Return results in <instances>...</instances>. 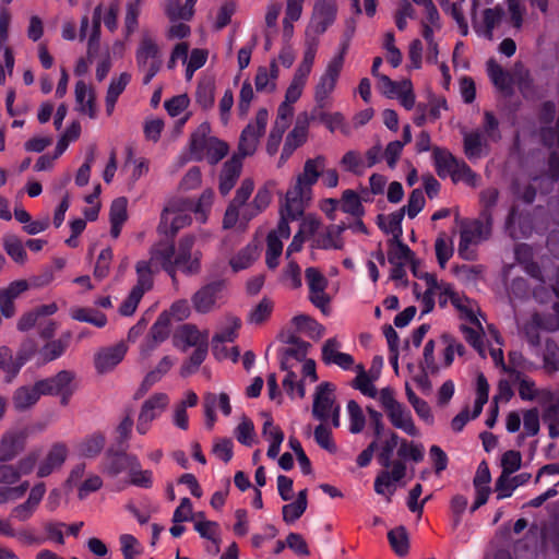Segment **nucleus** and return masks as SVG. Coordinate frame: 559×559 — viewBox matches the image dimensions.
<instances>
[{"instance_id": "cd10ccee", "label": "nucleus", "mask_w": 559, "mask_h": 559, "mask_svg": "<svg viewBox=\"0 0 559 559\" xmlns=\"http://www.w3.org/2000/svg\"><path fill=\"white\" fill-rule=\"evenodd\" d=\"M186 9L187 4L181 0H166L165 13L174 23L169 35H188L190 33V27L183 21H189L193 16L194 9H191L190 13H187Z\"/></svg>"}, {"instance_id": "6e6552de", "label": "nucleus", "mask_w": 559, "mask_h": 559, "mask_svg": "<svg viewBox=\"0 0 559 559\" xmlns=\"http://www.w3.org/2000/svg\"><path fill=\"white\" fill-rule=\"evenodd\" d=\"M379 404L394 428L411 437L419 436V429L415 425L411 411L396 400L395 391L392 388L386 386L380 390Z\"/></svg>"}, {"instance_id": "5fc2aeb1", "label": "nucleus", "mask_w": 559, "mask_h": 559, "mask_svg": "<svg viewBox=\"0 0 559 559\" xmlns=\"http://www.w3.org/2000/svg\"><path fill=\"white\" fill-rule=\"evenodd\" d=\"M413 259V252L401 238L391 239L389 242L388 261L391 264H407Z\"/></svg>"}, {"instance_id": "0e129e2a", "label": "nucleus", "mask_w": 559, "mask_h": 559, "mask_svg": "<svg viewBox=\"0 0 559 559\" xmlns=\"http://www.w3.org/2000/svg\"><path fill=\"white\" fill-rule=\"evenodd\" d=\"M451 299L463 319L467 322H475L478 320L479 307L474 300L461 296H452Z\"/></svg>"}, {"instance_id": "1a4fd4ad", "label": "nucleus", "mask_w": 559, "mask_h": 559, "mask_svg": "<svg viewBox=\"0 0 559 559\" xmlns=\"http://www.w3.org/2000/svg\"><path fill=\"white\" fill-rule=\"evenodd\" d=\"M193 201L177 198L168 201L160 214L157 230L160 235L174 237L180 229L192 222Z\"/></svg>"}, {"instance_id": "bb28decb", "label": "nucleus", "mask_w": 559, "mask_h": 559, "mask_svg": "<svg viewBox=\"0 0 559 559\" xmlns=\"http://www.w3.org/2000/svg\"><path fill=\"white\" fill-rule=\"evenodd\" d=\"M28 438L27 429H13L5 431L0 440V461L13 460L25 448Z\"/></svg>"}, {"instance_id": "09e8293b", "label": "nucleus", "mask_w": 559, "mask_h": 559, "mask_svg": "<svg viewBox=\"0 0 559 559\" xmlns=\"http://www.w3.org/2000/svg\"><path fill=\"white\" fill-rule=\"evenodd\" d=\"M259 257V248L257 243H249L243 249L238 251L230 260L229 264L234 272L246 270L252 265V263Z\"/></svg>"}, {"instance_id": "412c9836", "label": "nucleus", "mask_w": 559, "mask_h": 559, "mask_svg": "<svg viewBox=\"0 0 559 559\" xmlns=\"http://www.w3.org/2000/svg\"><path fill=\"white\" fill-rule=\"evenodd\" d=\"M69 457V447L61 441L53 442L37 463V477L46 478L60 471Z\"/></svg>"}, {"instance_id": "680f3d73", "label": "nucleus", "mask_w": 559, "mask_h": 559, "mask_svg": "<svg viewBox=\"0 0 559 559\" xmlns=\"http://www.w3.org/2000/svg\"><path fill=\"white\" fill-rule=\"evenodd\" d=\"M435 250L439 265L445 267L448 261L453 255L454 248L452 239L444 231L440 233L437 237Z\"/></svg>"}, {"instance_id": "b1692460", "label": "nucleus", "mask_w": 559, "mask_h": 559, "mask_svg": "<svg viewBox=\"0 0 559 559\" xmlns=\"http://www.w3.org/2000/svg\"><path fill=\"white\" fill-rule=\"evenodd\" d=\"M306 281L309 287V299L324 314L329 312L330 297L325 293L328 281L316 267L306 270Z\"/></svg>"}, {"instance_id": "ddd939ff", "label": "nucleus", "mask_w": 559, "mask_h": 559, "mask_svg": "<svg viewBox=\"0 0 559 559\" xmlns=\"http://www.w3.org/2000/svg\"><path fill=\"white\" fill-rule=\"evenodd\" d=\"M226 287L225 280H216L200 287L191 297L195 311L209 313L219 308L226 296Z\"/></svg>"}, {"instance_id": "7c9ffc66", "label": "nucleus", "mask_w": 559, "mask_h": 559, "mask_svg": "<svg viewBox=\"0 0 559 559\" xmlns=\"http://www.w3.org/2000/svg\"><path fill=\"white\" fill-rule=\"evenodd\" d=\"M341 343L336 337L328 338L322 346V360L326 365H336L343 370L354 367V357L340 350Z\"/></svg>"}, {"instance_id": "dca6fc26", "label": "nucleus", "mask_w": 559, "mask_h": 559, "mask_svg": "<svg viewBox=\"0 0 559 559\" xmlns=\"http://www.w3.org/2000/svg\"><path fill=\"white\" fill-rule=\"evenodd\" d=\"M195 243L194 235H186L178 241L177 249L175 248V273L177 269L181 270L187 275H194L201 271L202 253L200 251H192Z\"/></svg>"}, {"instance_id": "9d476101", "label": "nucleus", "mask_w": 559, "mask_h": 559, "mask_svg": "<svg viewBox=\"0 0 559 559\" xmlns=\"http://www.w3.org/2000/svg\"><path fill=\"white\" fill-rule=\"evenodd\" d=\"M305 0H286L284 17L281 27L277 21L282 12V3L270 1L265 7L264 24L270 32H281L283 35H292L295 31L294 24L301 17Z\"/></svg>"}, {"instance_id": "3c124183", "label": "nucleus", "mask_w": 559, "mask_h": 559, "mask_svg": "<svg viewBox=\"0 0 559 559\" xmlns=\"http://www.w3.org/2000/svg\"><path fill=\"white\" fill-rule=\"evenodd\" d=\"M514 85L518 86L519 91L525 98L533 97L535 95V86L528 69L522 63L518 62L513 67Z\"/></svg>"}, {"instance_id": "f3484780", "label": "nucleus", "mask_w": 559, "mask_h": 559, "mask_svg": "<svg viewBox=\"0 0 559 559\" xmlns=\"http://www.w3.org/2000/svg\"><path fill=\"white\" fill-rule=\"evenodd\" d=\"M75 373L71 370H61L52 377L38 381V388L44 395H59L62 405L69 403L70 397L75 391Z\"/></svg>"}, {"instance_id": "603ef678", "label": "nucleus", "mask_w": 559, "mask_h": 559, "mask_svg": "<svg viewBox=\"0 0 559 559\" xmlns=\"http://www.w3.org/2000/svg\"><path fill=\"white\" fill-rule=\"evenodd\" d=\"M506 230L513 239H520L527 236L531 226L526 217L512 209L506 222Z\"/></svg>"}, {"instance_id": "58836bf2", "label": "nucleus", "mask_w": 559, "mask_h": 559, "mask_svg": "<svg viewBox=\"0 0 559 559\" xmlns=\"http://www.w3.org/2000/svg\"><path fill=\"white\" fill-rule=\"evenodd\" d=\"M176 359L170 356L163 357L157 366L146 373L144 377L138 392L136 396H142L145 394L154 384L159 382L163 377L175 365Z\"/></svg>"}, {"instance_id": "c85d7f7f", "label": "nucleus", "mask_w": 559, "mask_h": 559, "mask_svg": "<svg viewBox=\"0 0 559 559\" xmlns=\"http://www.w3.org/2000/svg\"><path fill=\"white\" fill-rule=\"evenodd\" d=\"M426 290L421 297L423 313H428L435 306V298L438 296L440 304L447 302V296L452 295V288L444 282H439L436 276L426 274Z\"/></svg>"}, {"instance_id": "13d9d810", "label": "nucleus", "mask_w": 559, "mask_h": 559, "mask_svg": "<svg viewBox=\"0 0 559 559\" xmlns=\"http://www.w3.org/2000/svg\"><path fill=\"white\" fill-rule=\"evenodd\" d=\"M21 366L7 346L0 347V370L5 374V381L11 382L20 372Z\"/></svg>"}, {"instance_id": "f03ea898", "label": "nucleus", "mask_w": 559, "mask_h": 559, "mask_svg": "<svg viewBox=\"0 0 559 559\" xmlns=\"http://www.w3.org/2000/svg\"><path fill=\"white\" fill-rule=\"evenodd\" d=\"M400 442L401 437L394 431H389L380 447L378 445V462L384 469L374 479V491L384 496L389 502L396 490L395 484L406 475L405 462L392 460L393 452L396 448L399 449Z\"/></svg>"}, {"instance_id": "37998d69", "label": "nucleus", "mask_w": 559, "mask_h": 559, "mask_svg": "<svg viewBox=\"0 0 559 559\" xmlns=\"http://www.w3.org/2000/svg\"><path fill=\"white\" fill-rule=\"evenodd\" d=\"M311 119H318L319 121L323 122L325 127L331 131H341L344 135L350 134V128L348 123L346 122V119L344 115L340 111L335 112H328V111H312Z\"/></svg>"}, {"instance_id": "7ed1b4c3", "label": "nucleus", "mask_w": 559, "mask_h": 559, "mask_svg": "<svg viewBox=\"0 0 559 559\" xmlns=\"http://www.w3.org/2000/svg\"><path fill=\"white\" fill-rule=\"evenodd\" d=\"M455 221L460 235L457 254L465 261H475L478 246L491 237L492 222L488 221L487 212L475 218H459L457 216Z\"/></svg>"}, {"instance_id": "774afa93", "label": "nucleus", "mask_w": 559, "mask_h": 559, "mask_svg": "<svg viewBox=\"0 0 559 559\" xmlns=\"http://www.w3.org/2000/svg\"><path fill=\"white\" fill-rule=\"evenodd\" d=\"M3 247L13 261L21 264L25 263L27 259V253L24 249L22 241L16 236H4Z\"/></svg>"}, {"instance_id": "4be33fe9", "label": "nucleus", "mask_w": 559, "mask_h": 559, "mask_svg": "<svg viewBox=\"0 0 559 559\" xmlns=\"http://www.w3.org/2000/svg\"><path fill=\"white\" fill-rule=\"evenodd\" d=\"M310 120L311 118L308 116L307 112L300 114L297 117L293 130L287 134L285 139V143L277 165L278 167H282L292 156V154L304 143H306L308 138Z\"/></svg>"}, {"instance_id": "4468645a", "label": "nucleus", "mask_w": 559, "mask_h": 559, "mask_svg": "<svg viewBox=\"0 0 559 559\" xmlns=\"http://www.w3.org/2000/svg\"><path fill=\"white\" fill-rule=\"evenodd\" d=\"M170 399L168 394L164 392H156L147 397L141 405L135 429L144 436L146 435L153 425V421L158 419L163 413L168 408Z\"/></svg>"}, {"instance_id": "20e7f679", "label": "nucleus", "mask_w": 559, "mask_h": 559, "mask_svg": "<svg viewBox=\"0 0 559 559\" xmlns=\"http://www.w3.org/2000/svg\"><path fill=\"white\" fill-rule=\"evenodd\" d=\"M464 346L449 334H443L436 340H429L423 352V369L429 373H438L441 369L449 368L455 355L464 354Z\"/></svg>"}, {"instance_id": "aec40b11", "label": "nucleus", "mask_w": 559, "mask_h": 559, "mask_svg": "<svg viewBox=\"0 0 559 559\" xmlns=\"http://www.w3.org/2000/svg\"><path fill=\"white\" fill-rule=\"evenodd\" d=\"M241 321L239 318L231 314H227L223 318L212 338V350L216 358L224 359L227 357L223 344L233 343L238 336Z\"/></svg>"}, {"instance_id": "2f4dec72", "label": "nucleus", "mask_w": 559, "mask_h": 559, "mask_svg": "<svg viewBox=\"0 0 559 559\" xmlns=\"http://www.w3.org/2000/svg\"><path fill=\"white\" fill-rule=\"evenodd\" d=\"M175 345L186 350L188 347L209 345V332L200 331L195 325L186 324L175 335Z\"/></svg>"}, {"instance_id": "9b49d317", "label": "nucleus", "mask_w": 559, "mask_h": 559, "mask_svg": "<svg viewBox=\"0 0 559 559\" xmlns=\"http://www.w3.org/2000/svg\"><path fill=\"white\" fill-rule=\"evenodd\" d=\"M335 386L329 382H322L317 386L312 415L321 423H328L331 419L332 426L337 428L341 425V406L335 400Z\"/></svg>"}, {"instance_id": "2eb2a0df", "label": "nucleus", "mask_w": 559, "mask_h": 559, "mask_svg": "<svg viewBox=\"0 0 559 559\" xmlns=\"http://www.w3.org/2000/svg\"><path fill=\"white\" fill-rule=\"evenodd\" d=\"M66 486L75 489L80 500H85L103 487V479L99 475L87 472L84 463H79L71 468Z\"/></svg>"}, {"instance_id": "a19ab883", "label": "nucleus", "mask_w": 559, "mask_h": 559, "mask_svg": "<svg viewBox=\"0 0 559 559\" xmlns=\"http://www.w3.org/2000/svg\"><path fill=\"white\" fill-rule=\"evenodd\" d=\"M346 229L344 225H332L326 227V229L317 235L314 239L316 247L320 249H342L344 246V241L342 239V234Z\"/></svg>"}, {"instance_id": "0eeeda50", "label": "nucleus", "mask_w": 559, "mask_h": 559, "mask_svg": "<svg viewBox=\"0 0 559 559\" xmlns=\"http://www.w3.org/2000/svg\"><path fill=\"white\" fill-rule=\"evenodd\" d=\"M210 130L207 123H202L191 135L190 154L192 159H206L210 164L214 165L227 155L229 147L226 142L217 138L207 136Z\"/></svg>"}, {"instance_id": "a211bd4d", "label": "nucleus", "mask_w": 559, "mask_h": 559, "mask_svg": "<svg viewBox=\"0 0 559 559\" xmlns=\"http://www.w3.org/2000/svg\"><path fill=\"white\" fill-rule=\"evenodd\" d=\"M138 282L126 300L120 305L119 312L122 316H132L142 299L143 295L153 287V278L146 263H136Z\"/></svg>"}, {"instance_id": "864d4df0", "label": "nucleus", "mask_w": 559, "mask_h": 559, "mask_svg": "<svg viewBox=\"0 0 559 559\" xmlns=\"http://www.w3.org/2000/svg\"><path fill=\"white\" fill-rule=\"evenodd\" d=\"M471 325L462 324L461 331L464 334L465 340L479 353L481 357H485V348L483 346V334L484 329L480 320L475 322H468Z\"/></svg>"}, {"instance_id": "c756f323", "label": "nucleus", "mask_w": 559, "mask_h": 559, "mask_svg": "<svg viewBox=\"0 0 559 559\" xmlns=\"http://www.w3.org/2000/svg\"><path fill=\"white\" fill-rule=\"evenodd\" d=\"M128 347L124 343L102 348L95 355L94 364L99 373H107L119 365L127 354Z\"/></svg>"}, {"instance_id": "f704fd0d", "label": "nucleus", "mask_w": 559, "mask_h": 559, "mask_svg": "<svg viewBox=\"0 0 559 559\" xmlns=\"http://www.w3.org/2000/svg\"><path fill=\"white\" fill-rule=\"evenodd\" d=\"M280 69L276 59H272L269 67H259L254 78V85L258 92L273 93L276 90V81Z\"/></svg>"}, {"instance_id": "052dcab7", "label": "nucleus", "mask_w": 559, "mask_h": 559, "mask_svg": "<svg viewBox=\"0 0 559 559\" xmlns=\"http://www.w3.org/2000/svg\"><path fill=\"white\" fill-rule=\"evenodd\" d=\"M71 318L80 321L87 322L97 328H103L107 323V318L104 313L88 308H74L70 312Z\"/></svg>"}, {"instance_id": "72a5a7b5", "label": "nucleus", "mask_w": 559, "mask_h": 559, "mask_svg": "<svg viewBox=\"0 0 559 559\" xmlns=\"http://www.w3.org/2000/svg\"><path fill=\"white\" fill-rule=\"evenodd\" d=\"M487 73L492 84L507 96L512 95L514 86L513 69L509 72L502 69L496 60L487 62Z\"/></svg>"}, {"instance_id": "6ab92c4d", "label": "nucleus", "mask_w": 559, "mask_h": 559, "mask_svg": "<svg viewBox=\"0 0 559 559\" xmlns=\"http://www.w3.org/2000/svg\"><path fill=\"white\" fill-rule=\"evenodd\" d=\"M175 246L171 241H159L155 243L150 251V260L139 261L138 263H146L147 269L153 277L154 271L163 269L175 282Z\"/></svg>"}, {"instance_id": "5701e85b", "label": "nucleus", "mask_w": 559, "mask_h": 559, "mask_svg": "<svg viewBox=\"0 0 559 559\" xmlns=\"http://www.w3.org/2000/svg\"><path fill=\"white\" fill-rule=\"evenodd\" d=\"M337 13L335 0H316L308 31L322 34L334 23Z\"/></svg>"}, {"instance_id": "393cba45", "label": "nucleus", "mask_w": 559, "mask_h": 559, "mask_svg": "<svg viewBox=\"0 0 559 559\" xmlns=\"http://www.w3.org/2000/svg\"><path fill=\"white\" fill-rule=\"evenodd\" d=\"M117 16H118V8L117 5H103L98 4L93 12V26L92 29H88L87 20L83 19L81 35H99L102 29L100 25L104 23L105 28L108 33H114L117 28Z\"/></svg>"}, {"instance_id": "8fccbe9b", "label": "nucleus", "mask_w": 559, "mask_h": 559, "mask_svg": "<svg viewBox=\"0 0 559 559\" xmlns=\"http://www.w3.org/2000/svg\"><path fill=\"white\" fill-rule=\"evenodd\" d=\"M307 495V489H302L298 492L297 499L294 502L283 507V520L286 523L292 524L296 522L305 513L308 506Z\"/></svg>"}, {"instance_id": "39448f33", "label": "nucleus", "mask_w": 559, "mask_h": 559, "mask_svg": "<svg viewBox=\"0 0 559 559\" xmlns=\"http://www.w3.org/2000/svg\"><path fill=\"white\" fill-rule=\"evenodd\" d=\"M509 17L506 19L504 11L499 8H490L474 15V28L477 33L490 34L503 21L511 24L515 31H520L523 24L525 7L521 0H507Z\"/></svg>"}, {"instance_id": "a878e982", "label": "nucleus", "mask_w": 559, "mask_h": 559, "mask_svg": "<svg viewBox=\"0 0 559 559\" xmlns=\"http://www.w3.org/2000/svg\"><path fill=\"white\" fill-rule=\"evenodd\" d=\"M290 236V228L285 219H280L277 227L270 231L266 238L265 262L270 269H275L280 263L283 252V240Z\"/></svg>"}, {"instance_id": "f257e3e1", "label": "nucleus", "mask_w": 559, "mask_h": 559, "mask_svg": "<svg viewBox=\"0 0 559 559\" xmlns=\"http://www.w3.org/2000/svg\"><path fill=\"white\" fill-rule=\"evenodd\" d=\"M326 164L325 157L319 155L305 162L302 171L296 177L294 185L287 190L281 205V219L295 221L302 216L312 198V187L320 178Z\"/></svg>"}, {"instance_id": "c03bdc74", "label": "nucleus", "mask_w": 559, "mask_h": 559, "mask_svg": "<svg viewBox=\"0 0 559 559\" xmlns=\"http://www.w3.org/2000/svg\"><path fill=\"white\" fill-rule=\"evenodd\" d=\"M433 164L439 177H450L454 167H457L459 159L448 150L435 147L432 151Z\"/></svg>"}, {"instance_id": "c9c22d12", "label": "nucleus", "mask_w": 559, "mask_h": 559, "mask_svg": "<svg viewBox=\"0 0 559 559\" xmlns=\"http://www.w3.org/2000/svg\"><path fill=\"white\" fill-rule=\"evenodd\" d=\"M44 395L38 388V381L33 385H23L17 388L12 396V403L17 412H24L32 408Z\"/></svg>"}, {"instance_id": "4d7b16f0", "label": "nucleus", "mask_w": 559, "mask_h": 559, "mask_svg": "<svg viewBox=\"0 0 559 559\" xmlns=\"http://www.w3.org/2000/svg\"><path fill=\"white\" fill-rule=\"evenodd\" d=\"M105 445V437L102 433H93L84 438L78 445L80 455L85 457L97 456Z\"/></svg>"}, {"instance_id": "4c0bfd02", "label": "nucleus", "mask_w": 559, "mask_h": 559, "mask_svg": "<svg viewBox=\"0 0 559 559\" xmlns=\"http://www.w3.org/2000/svg\"><path fill=\"white\" fill-rule=\"evenodd\" d=\"M139 460L135 455L118 453L109 455L103 462V472L115 477L122 472H129L131 466H138Z\"/></svg>"}, {"instance_id": "bf43d9fd", "label": "nucleus", "mask_w": 559, "mask_h": 559, "mask_svg": "<svg viewBox=\"0 0 559 559\" xmlns=\"http://www.w3.org/2000/svg\"><path fill=\"white\" fill-rule=\"evenodd\" d=\"M294 325L308 334L311 338H320L324 335L325 329L309 316L299 314L293 318Z\"/></svg>"}, {"instance_id": "338daca9", "label": "nucleus", "mask_w": 559, "mask_h": 559, "mask_svg": "<svg viewBox=\"0 0 559 559\" xmlns=\"http://www.w3.org/2000/svg\"><path fill=\"white\" fill-rule=\"evenodd\" d=\"M349 431L354 435L360 433L366 426V417L359 404L350 400L347 403Z\"/></svg>"}, {"instance_id": "e2e57ef3", "label": "nucleus", "mask_w": 559, "mask_h": 559, "mask_svg": "<svg viewBox=\"0 0 559 559\" xmlns=\"http://www.w3.org/2000/svg\"><path fill=\"white\" fill-rule=\"evenodd\" d=\"M399 461L412 460L416 463L424 459V447L420 443L408 441L407 439L401 438V442L397 449Z\"/></svg>"}, {"instance_id": "de8ad7c7", "label": "nucleus", "mask_w": 559, "mask_h": 559, "mask_svg": "<svg viewBox=\"0 0 559 559\" xmlns=\"http://www.w3.org/2000/svg\"><path fill=\"white\" fill-rule=\"evenodd\" d=\"M357 376L353 382V386L359 390L364 395L377 399L379 401V393L373 384V381L378 378V374L370 376L366 372L362 365L355 366Z\"/></svg>"}, {"instance_id": "79ce46f5", "label": "nucleus", "mask_w": 559, "mask_h": 559, "mask_svg": "<svg viewBox=\"0 0 559 559\" xmlns=\"http://www.w3.org/2000/svg\"><path fill=\"white\" fill-rule=\"evenodd\" d=\"M130 81L131 75L127 72L121 73L118 78L111 79L105 98L106 112L108 116L112 115L119 96L126 90Z\"/></svg>"}, {"instance_id": "f8f14e48", "label": "nucleus", "mask_w": 559, "mask_h": 559, "mask_svg": "<svg viewBox=\"0 0 559 559\" xmlns=\"http://www.w3.org/2000/svg\"><path fill=\"white\" fill-rule=\"evenodd\" d=\"M267 121L269 111L265 108L259 109L253 121L249 122L241 131L238 152L233 156H240V160L247 156H252L258 148L260 138L265 132Z\"/></svg>"}, {"instance_id": "a18cd8bd", "label": "nucleus", "mask_w": 559, "mask_h": 559, "mask_svg": "<svg viewBox=\"0 0 559 559\" xmlns=\"http://www.w3.org/2000/svg\"><path fill=\"white\" fill-rule=\"evenodd\" d=\"M486 141L480 131L466 132L464 134V153L468 159H479L486 153Z\"/></svg>"}, {"instance_id": "ea45409f", "label": "nucleus", "mask_w": 559, "mask_h": 559, "mask_svg": "<svg viewBox=\"0 0 559 559\" xmlns=\"http://www.w3.org/2000/svg\"><path fill=\"white\" fill-rule=\"evenodd\" d=\"M76 110L90 118H96L95 95L84 81L75 84Z\"/></svg>"}, {"instance_id": "49530a36", "label": "nucleus", "mask_w": 559, "mask_h": 559, "mask_svg": "<svg viewBox=\"0 0 559 559\" xmlns=\"http://www.w3.org/2000/svg\"><path fill=\"white\" fill-rule=\"evenodd\" d=\"M69 340L70 334H67L45 344L38 353L40 362L46 364L61 357L69 346Z\"/></svg>"}, {"instance_id": "423d86ee", "label": "nucleus", "mask_w": 559, "mask_h": 559, "mask_svg": "<svg viewBox=\"0 0 559 559\" xmlns=\"http://www.w3.org/2000/svg\"><path fill=\"white\" fill-rule=\"evenodd\" d=\"M348 40L342 41L335 56L329 61L323 74L314 86L313 98L316 102L314 111L324 109L332 104V94L336 87L341 71L344 66V58L348 50Z\"/></svg>"}, {"instance_id": "69168bd1", "label": "nucleus", "mask_w": 559, "mask_h": 559, "mask_svg": "<svg viewBox=\"0 0 559 559\" xmlns=\"http://www.w3.org/2000/svg\"><path fill=\"white\" fill-rule=\"evenodd\" d=\"M340 204L343 212L355 217H360L365 212L359 195L349 189L343 192Z\"/></svg>"}, {"instance_id": "473e14b6", "label": "nucleus", "mask_w": 559, "mask_h": 559, "mask_svg": "<svg viewBox=\"0 0 559 559\" xmlns=\"http://www.w3.org/2000/svg\"><path fill=\"white\" fill-rule=\"evenodd\" d=\"M274 182L269 181L259 188L252 202L246 204L242 210L241 218L247 223L267 209L272 200V189Z\"/></svg>"}, {"instance_id": "6e6d98bb", "label": "nucleus", "mask_w": 559, "mask_h": 559, "mask_svg": "<svg viewBox=\"0 0 559 559\" xmlns=\"http://www.w3.org/2000/svg\"><path fill=\"white\" fill-rule=\"evenodd\" d=\"M443 12L450 15L457 25V32L467 35L468 24L463 14L461 3L451 2L450 0H437Z\"/></svg>"}, {"instance_id": "e433bc0d", "label": "nucleus", "mask_w": 559, "mask_h": 559, "mask_svg": "<svg viewBox=\"0 0 559 559\" xmlns=\"http://www.w3.org/2000/svg\"><path fill=\"white\" fill-rule=\"evenodd\" d=\"M242 169V160H240V156H231L228 159L222 169L219 175V192L223 195H226L230 192V190L235 187L240 173Z\"/></svg>"}]
</instances>
